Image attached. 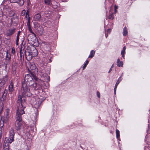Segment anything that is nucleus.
<instances>
[{
	"label": "nucleus",
	"instance_id": "f257e3e1",
	"mask_svg": "<svg viewBox=\"0 0 150 150\" xmlns=\"http://www.w3.org/2000/svg\"><path fill=\"white\" fill-rule=\"evenodd\" d=\"M18 102H21V105L18 106L17 107L16 112V120L15 124V128L16 130H20L23 127V122L22 120V115L25 114L24 111V109L26 107V103L24 99L21 100L20 96L18 98Z\"/></svg>",
	"mask_w": 150,
	"mask_h": 150
},
{
	"label": "nucleus",
	"instance_id": "f03ea898",
	"mask_svg": "<svg viewBox=\"0 0 150 150\" xmlns=\"http://www.w3.org/2000/svg\"><path fill=\"white\" fill-rule=\"evenodd\" d=\"M21 90L22 96L19 95L18 96V103L17 104L18 106V104L19 106L20 105H21V102H20L19 103L18 102V98L19 97H21V100H22L23 99H24L25 100V102L26 104L24 96H30L31 95V93L30 92V89L27 86V84L25 82H23L22 83Z\"/></svg>",
	"mask_w": 150,
	"mask_h": 150
},
{
	"label": "nucleus",
	"instance_id": "7ed1b4c3",
	"mask_svg": "<svg viewBox=\"0 0 150 150\" xmlns=\"http://www.w3.org/2000/svg\"><path fill=\"white\" fill-rule=\"evenodd\" d=\"M15 134L14 129L13 128H11L10 130V135L9 139L7 138H5L4 144V150H9V144L11 143L14 141V137Z\"/></svg>",
	"mask_w": 150,
	"mask_h": 150
},
{
	"label": "nucleus",
	"instance_id": "20e7f679",
	"mask_svg": "<svg viewBox=\"0 0 150 150\" xmlns=\"http://www.w3.org/2000/svg\"><path fill=\"white\" fill-rule=\"evenodd\" d=\"M25 56L27 59L29 61L31 60L33 57L31 51L29 50L25 51Z\"/></svg>",
	"mask_w": 150,
	"mask_h": 150
},
{
	"label": "nucleus",
	"instance_id": "39448f33",
	"mask_svg": "<svg viewBox=\"0 0 150 150\" xmlns=\"http://www.w3.org/2000/svg\"><path fill=\"white\" fill-rule=\"evenodd\" d=\"M44 71L45 70L44 69H43L42 70H40V71L42 74H41V75H42V76L45 77L46 81L48 82L50 80V77L46 74H43V73L44 72Z\"/></svg>",
	"mask_w": 150,
	"mask_h": 150
},
{
	"label": "nucleus",
	"instance_id": "423d86ee",
	"mask_svg": "<svg viewBox=\"0 0 150 150\" xmlns=\"http://www.w3.org/2000/svg\"><path fill=\"white\" fill-rule=\"evenodd\" d=\"M11 3H17L20 6H22L23 5L24 1L23 0H9Z\"/></svg>",
	"mask_w": 150,
	"mask_h": 150
},
{
	"label": "nucleus",
	"instance_id": "0eeeda50",
	"mask_svg": "<svg viewBox=\"0 0 150 150\" xmlns=\"http://www.w3.org/2000/svg\"><path fill=\"white\" fill-rule=\"evenodd\" d=\"M33 80L32 77L29 74H27L25 75V81L27 82V83Z\"/></svg>",
	"mask_w": 150,
	"mask_h": 150
},
{
	"label": "nucleus",
	"instance_id": "6e6552de",
	"mask_svg": "<svg viewBox=\"0 0 150 150\" xmlns=\"http://www.w3.org/2000/svg\"><path fill=\"white\" fill-rule=\"evenodd\" d=\"M41 18V14L40 13H38L35 14L33 17V20L36 21H40Z\"/></svg>",
	"mask_w": 150,
	"mask_h": 150
},
{
	"label": "nucleus",
	"instance_id": "1a4fd4ad",
	"mask_svg": "<svg viewBox=\"0 0 150 150\" xmlns=\"http://www.w3.org/2000/svg\"><path fill=\"white\" fill-rule=\"evenodd\" d=\"M9 118V117L8 116V112H7L5 118H3V117H1V121H2V122L4 123H6L8 120Z\"/></svg>",
	"mask_w": 150,
	"mask_h": 150
},
{
	"label": "nucleus",
	"instance_id": "9d476101",
	"mask_svg": "<svg viewBox=\"0 0 150 150\" xmlns=\"http://www.w3.org/2000/svg\"><path fill=\"white\" fill-rule=\"evenodd\" d=\"M15 28H12L9 29L8 31L7 35H11L13 34L15 32Z\"/></svg>",
	"mask_w": 150,
	"mask_h": 150
},
{
	"label": "nucleus",
	"instance_id": "9b49d317",
	"mask_svg": "<svg viewBox=\"0 0 150 150\" xmlns=\"http://www.w3.org/2000/svg\"><path fill=\"white\" fill-rule=\"evenodd\" d=\"M41 103V101L39 99L38 100H37L36 102V103L34 104V106L36 108H39L40 106Z\"/></svg>",
	"mask_w": 150,
	"mask_h": 150
},
{
	"label": "nucleus",
	"instance_id": "f8f14e48",
	"mask_svg": "<svg viewBox=\"0 0 150 150\" xmlns=\"http://www.w3.org/2000/svg\"><path fill=\"white\" fill-rule=\"evenodd\" d=\"M31 52L33 57L36 56L38 54V52L35 48L33 50L32 52L31 51Z\"/></svg>",
	"mask_w": 150,
	"mask_h": 150
},
{
	"label": "nucleus",
	"instance_id": "ddd939ff",
	"mask_svg": "<svg viewBox=\"0 0 150 150\" xmlns=\"http://www.w3.org/2000/svg\"><path fill=\"white\" fill-rule=\"evenodd\" d=\"M30 69L31 70L33 71L35 70H37L35 65L33 63L30 64Z\"/></svg>",
	"mask_w": 150,
	"mask_h": 150
},
{
	"label": "nucleus",
	"instance_id": "4468645a",
	"mask_svg": "<svg viewBox=\"0 0 150 150\" xmlns=\"http://www.w3.org/2000/svg\"><path fill=\"white\" fill-rule=\"evenodd\" d=\"M13 90L12 82L11 81L9 87V92H11L13 91Z\"/></svg>",
	"mask_w": 150,
	"mask_h": 150
},
{
	"label": "nucleus",
	"instance_id": "2eb2a0df",
	"mask_svg": "<svg viewBox=\"0 0 150 150\" xmlns=\"http://www.w3.org/2000/svg\"><path fill=\"white\" fill-rule=\"evenodd\" d=\"M7 79H6L5 80H3L1 81L0 82V89H1L4 85L5 82L7 81Z\"/></svg>",
	"mask_w": 150,
	"mask_h": 150
},
{
	"label": "nucleus",
	"instance_id": "dca6fc26",
	"mask_svg": "<svg viewBox=\"0 0 150 150\" xmlns=\"http://www.w3.org/2000/svg\"><path fill=\"white\" fill-rule=\"evenodd\" d=\"M44 1L46 5L51 6L52 5L51 0H44Z\"/></svg>",
	"mask_w": 150,
	"mask_h": 150
},
{
	"label": "nucleus",
	"instance_id": "f3484780",
	"mask_svg": "<svg viewBox=\"0 0 150 150\" xmlns=\"http://www.w3.org/2000/svg\"><path fill=\"white\" fill-rule=\"evenodd\" d=\"M95 53V51L93 50H92L91 51L90 54L88 57V58H93L94 55Z\"/></svg>",
	"mask_w": 150,
	"mask_h": 150
},
{
	"label": "nucleus",
	"instance_id": "a211bd4d",
	"mask_svg": "<svg viewBox=\"0 0 150 150\" xmlns=\"http://www.w3.org/2000/svg\"><path fill=\"white\" fill-rule=\"evenodd\" d=\"M31 89L34 90H36L37 88V83H36L35 84H34L33 85L30 87Z\"/></svg>",
	"mask_w": 150,
	"mask_h": 150
},
{
	"label": "nucleus",
	"instance_id": "6ab92c4d",
	"mask_svg": "<svg viewBox=\"0 0 150 150\" xmlns=\"http://www.w3.org/2000/svg\"><path fill=\"white\" fill-rule=\"evenodd\" d=\"M21 32L20 31H19L17 33V35L16 37V44L17 45H18V42L19 40V36L20 33Z\"/></svg>",
	"mask_w": 150,
	"mask_h": 150
},
{
	"label": "nucleus",
	"instance_id": "aec40b11",
	"mask_svg": "<svg viewBox=\"0 0 150 150\" xmlns=\"http://www.w3.org/2000/svg\"><path fill=\"white\" fill-rule=\"evenodd\" d=\"M121 77H122V76H120L119 78L118 79L117 81L116 82V84H115V87H117V86L118 84H119L120 82L121 81V80H122V79H121Z\"/></svg>",
	"mask_w": 150,
	"mask_h": 150
},
{
	"label": "nucleus",
	"instance_id": "412c9836",
	"mask_svg": "<svg viewBox=\"0 0 150 150\" xmlns=\"http://www.w3.org/2000/svg\"><path fill=\"white\" fill-rule=\"evenodd\" d=\"M127 34V28L126 27L124 28L123 29V34L124 36H126Z\"/></svg>",
	"mask_w": 150,
	"mask_h": 150
},
{
	"label": "nucleus",
	"instance_id": "4be33fe9",
	"mask_svg": "<svg viewBox=\"0 0 150 150\" xmlns=\"http://www.w3.org/2000/svg\"><path fill=\"white\" fill-rule=\"evenodd\" d=\"M126 47L124 46L123 47V50L121 51V54L122 55V56L123 57H124V55L125 53V50H126Z\"/></svg>",
	"mask_w": 150,
	"mask_h": 150
},
{
	"label": "nucleus",
	"instance_id": "5701e85b",
	"mask_svg": "<svg viewBox=\"0 0 150 150\" xmlns=\"http://www.w3.org/2000/svg\"><path fill=\"white\" fill-rule=\"evenodd\" d=\"M36 83V82H34L33 80H32V81L29 82L28 84L30 87H31L34 84H35Z\"/></svg>",
	"mask_w": 150,
	"mask_h": 150
},
{
	"label": "nucleus",
	"instance_id": "b1692460",
	"mask_svg": "<svg viewBox=\"0 0 150 150\" xmlns=\"http://www.w3.org/2000/svg\"><path fill=\"white\" fill-rule=\"evenodd\" d=\"M89 63V61L88 60H86L85 62L83 64V70H84L86 67L87 65Z\"/></svg>",
	"mask_w": 150,
	"mask_h": 150
},
{
	"label": "nucleus",
	"instance_id": "393cba45",
	"mask_svg": "<svg viewBox=\"0 0 150 150\" xmlns=\"http://www.w3.org/2000/svg\"><path fill=\"white\" fill-rule=\"evenodd\" d=\"M116 138L117 139H118L120 136V132L118 130L116 129Z\"/></svg>",
	"mask_w": 150,
	"mask_h": 150
},
{
	"label": "nucleus",
	"instance_id": "a878e982",
	"mask_svg": "<svg viewBox=\"0 0 150 150\" xmlns=\"http://www.w3.org/2000/svg\"><path fill=\"white\" fill-rule=\"evenodd\" d=\"M6 60H10L11 59V55L10 54H8L7 52H6Z\"/></svg>",
	"mask_w": 150,
	"mask_h": 150
},
{
	"label": "nucleus",
	"instance_id": "bb28decb",
	"mask_svg": "<svg viewBox=\"0 0 150 150\" xmlns=\"http://www.w3.org/2000/svg\"><path fill=\"white\" fill-rule=\"evenodd\" d=\"M114 14L113 13H112L109 16L108 18L109 19L112 20L114 18Z\"/></svg>",
	"mask_w": 150,
	"mask_h": 150
},
{
	"label": "nucleus",
	"instance_id": "cd10ccee",
	"mask_svg": "<svg viewBox=\"0 0 150 150\" xmlns=\"http://www.w3.org/2000/svg\"><path fill=\"white\" fill-rule=\"evenodd\" d=\"M30 18H28V22L27 23V25L28 27H30Z\"/></svg>",
	"mask_w": 150,
	"mask_h": 150
},
{
	"label": "nucleus",
	"instance_id": "c85d7f7f",
	"mask_svg": "<svg viewBox=\"0 0 150 150\" xmlns=\"http://www.w3.org/2000/svg\"><path fill=\"white\" fill-rule=\"evenodd\" d=\"M117 65L119 67H122L123 65V62L122 61H120V62L117 63Z\"/></svg>",
	"mask_w": 150,
	"mask_h": 150
},
{
	"label": "nucleus",
	"instance_id": "c756f323",
	"mask_svg": "<svg viewBox=\"0 0 150 150\" xmlns=\"http://www.w3.org/2000/svg\"><path fill=\"white\" fill-rule=\"evenodd\" d=\"M29 10H28L26 13L25 17L26 18H28H28H30L29 17Z\"/></svg>",
	"mask_w": 150,
	"mask_h": 150
},
{
	"label": "nucleus",
	"instance_id": "7c9ffc66",
	"mask_svg": "<svg viewBox=\"0 0 150 150\" xmlns=\"http://www.w3.org/2000/svg\"><path fill=\"white\" fill-rule=\"evenodd\" d=\"M28 27V30H29V31L31 33H32V34H34L35 35V34L32 31V29L31 28V27L30 26V27Z\"/></svg>",
	"mask_w": 150,
	"mask_h": 150
},
{
	"label": "nucleus",
	"instance_id": "2f4dec72",
	"mask_svg": "<svg viewBox=\"0 0 150 150\" xmlns=\"http://www.w3.org/2000/svg\"><path fill=\"white\" fill-rule=\"evenodd\" d=\"M25 13V10H23L21 12V15L22 16H24Z\"/></svg>",
	"mask_w": 150,
	"mask_h": 150
},
{
	"label": "nucleus",
	"instance_id": "473e14b6",
	"mask_svg": "<svg viewBox=\"0 0 150 150\" xmlns=\"http://www.w3.org/2000/svg\"><path fill=\"white\" fill-rule=\"evenodd\" d=\"M7 90H6V89H5L4 91V93H3V95H4L5 96H6V95H7Z\"/></svg>",
	"mask_w": 150,
	"mask_h": 150
},
{
	"label": "nucleus",
	"instance_id": "72a5a7b5",
	"mask_svg": "<svg viewBox=\"0 0 150 150\" xmlns=\"http://www.w3.org/2000/svg\"><path fill=\"white\" fill-rule=\"evenodd\" d=\"M15 48L14 47H13L12 48V49L11 52L13 54H14L15 53Z\"/></svg>",
	"mask_w": 150,
	"mask_h": 150
},
{
	"label": "nucleus",
	"instance_id": "f704fd0d",
	"mask_svg": "<svg viewBox=\"0 0 150 150\" xmlns=\"http://www.w3.org/2000/svg\"><path fill=\"white\" fill-rule=\"evenodd\" d=\"M97 96L99 98L100 97V94L99 92H97Z\"/></svg>",
	"mask_w": 150,
	"mask_h": 150
},
{
	"label": "nucleus",
	"instance_id": "c9c22d12",
	"mask_svg": "<svg viewBox=\"0 0 150 150\" xmlns=\"http://www.w3.org/2000/svg\"><path fill=\"white\" fill-rule=\"evenodd\" d=\"M117 88V87H115V88H114V94H115L116 93V91Z\"/></svg>",
	"mask_w": 150,
	"mask_h": 150
},
{
	"label": "nucleus",
	"instance_id": "e433bc0d",
	"mask_svg": "<svg viewBox=\"0 0 150 150\" xmlns=\"http://www.w3.org/2000/svg\"><path fill=\"white\" fill-rule=\"evenodd\" d=\"M118 8V6H116V5L115 6V10H117Z\"/></svg>",
	"mask_w": 150,
	"mask_h": 150
},
{
	"label": "nucleus",
	"instance_id": "4c0bfd02",
	"mask_svg": "<svg viewBox=\"0 0 150 150\" xmlns=\"http://www.w3.org/2000/svg\"><path fill=\"white\" fill-rule=\"evenodd\" d=\"M120 59L119 58H118L117 59V63H118V62H120Z\"/></svg>",
	"mask_w": 150,
	"mask_h": 150
},
{
	"label": "nucleus",
	"instance_id": "58836bf2",
	"mask_svg": "<svg viewBox=\"0 0 150 150\" xmlns=\"http://www.w3.org/2000/svg\"><path fill=\"white\" fill-rule=\"evenodd\" d=\"M68 0H62V1L63 2H66Z\"/></svg>",
	"mask_w": 150,
	"mask_h": 150
},
{
	"label": "nucleus",
	"instance_id": "ea45409f",
	"mask_svg": "<svg viewBox=\"0 0 150 150\" xmlns=\"http://www.w3.org/2000/svg\"><path fill=\"white\" fill-rule=\"evenodd\" d=\"M111 31V30L110 29H109L108 30V32L109 33H110Z\"/></svg>",
	"mask_w": 150,
	"mask_h": 150
},
{
	"label": "nucleus",
	"instance_id": "a19ab883",
	"mask_svg": "<svg viewBox=\"0 0 150 150\" xmlns=\"http://www.w3.org/2000/svg\"><path fill=\"white\" fill-rule=\"evenodd\" d=\"M34 78L36 80V81H37V80H38V78L36 77H34Z\"/></svg>",
	"mask_w": 150,
	"mask_h": 150
},
{
	"label": "nucleus",
	"instance_id": "79ce46f5",
	"mask_svg": "<svg viewBox=\"0 0 150 150\" xmlns=\"http://www.w3.org/2000/svg\"><path fill=\"white\" fill-rule=\"evenodd\" d=\"M117 12V10H115V13H116Z\"/></svg>",
	"mask_w": 150,
	"mask_h": 150
},
{
	"label": "nucleus",
	"instance_id": "37998d69",
	"mask_svg": "<svg viewBox=\"0 0 150 150\" xmlns=\"http://www.w3.org/2000/svg\"><path fill=\"white\" fill-rule=\"evenodd\" d=\"M111 70H112L111 68L110 69V70H109V72H108V73H110V72L111 71Z\"/></svg>",
	"mask_w": 150,
	"mask_h": 150
},
{
	"label": "nucleus",
	"instance_id": "c03bdc74",
	"mask_svg": "<svg viewBox=\"0 0 150 150\" xmlns=\"http://www.w3.org/2000/svg\"><path fill=\"white\" fill-rule=\"evenodd\" d=\"M24 150H29L27 148H26Z\"/></svg>",
	"mask_w": 150,
	"mask_h": 150
},
{
	"label": "nucleus",
	"instance_id": "a18cd8bd",
	"mask_svg": "<svg viewBox=\"0 0 150 150\" xmlns=\"http://www.w3.org/2000/svg\"><path fill=\"white\" fill-rule=\"evenodd\" d=\"M113 66H114V65H113V64L112 65V66H111V68H112V67H113Z\"/></svg>",
	"mask_w": 150,
	"mask_h": 150
},
{
	"label": "nucleus",
	"instance_id": "49530a36",
	"mask_svg": "<svg viewBox=\"0 0 150 150\" xmlns=\"http://www.w3.org/2000/svg\"><path fill=\"white\" fill-rule=\"evenodd\" d=\"M6 8L4 7V10H5V9H6Z\"/></svg>",
	"mask_w": 150,
	"mask_h": 150
},
{
	"label": "nucleus",
	"instance_id": "de8ad7c7",
	"mask_svg": "<svg viewBox=\"0 0 150 150\" xmlns=\"http://www.w3.org/2000/svg\"><path fill=\"white\" fill-rule=\"evenodd\" d=\"M107 36H108V35H106V38L107 37Z\"/></svg>",
	"mask_w": 150,
	"mask_h": 150
}]
</instances>
